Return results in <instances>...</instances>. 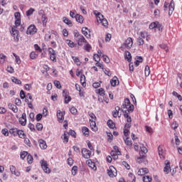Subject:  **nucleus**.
Masks as SVG:
<instances>
[{
    "label": "nucleus",
    "instance_id": "nucleus-26",
    "mask_svg": "<svg viewBox=\"0 0 182 182\" xmlns=\"http://www.w3.org/2000/svg\"><path fill=\"white\" fill-rule=\"evenodd\" d=\"M57 117H58L59 122H63V120L65 119V115H64L63 112H62L61 110H58L57 112Z\"/></svg>",
    "mask_w": 182,
    "mask_h": 182
},
{
    "label": "nucleus",
    "instance_id": "nucleus-50",
    "mask_svg": "<svg viewBox=\"0 0 182 182\" xmlns=\"http://www.w3.org/2000/svg\"><path fill=\"white\" fill-rule=\"evenodd\" d=\"M97 93H98L100 96H105V89L100 88L97 90Z\"/></svg>",
    "mask_w": 182,
    "mask_h": 182
},
{
    "label": "nucleus",
    "instance_id": "nucleus-63",
    "mask_svg": "<svg viewBox=\"0 0 182 182\" xmlns=\"http://www.w3.org/2000/svg\"><path fill=\"white\" fill-rule=\"evenodd\" d=\"M88 114L91 118L90 120H96V115L93 112H89Z\"/></svg>",
    "mask_w": 182,
    "mask_h": 182
},
{
    "label": "nucleus",
    "instance_id": "nucleus-47",
    "mask_svg": "<svg viewBox=\"0 0 182 182\" xmlns=\"http://www.w3.org/2000/svg\"><path fill=\"white\" fill-rule=\"evenodd\" d=\"M34 9L33 8H30L28 10L26 11V16H31L34 12Z\"/></svg>",
    "mask_w": 182,
    "mask_h": 182
},
{
    "label": "nucleus",
    "instance_id": "nucleus-11",
    "mask_svg": "<svg viewBox=\"0 0 182 182\" xmlns=\"http://www.w3.org/2000/svg\"><path fill=\"white\" fill-rule=\"evenodd\" d=\"M38 29L35 25H31L26 31L27 35H35V33L37 32Z\"/></svg>",
    "mask_w": 182,
    "mask_h": 182
},
{
    "label": "nucleus",
    "instance_id": "nucleus-46",
    "mask_svg": "<svg viewBox=\"0 0 182 182\" xmlns=\"http://www.w3.org/2000/svg\"><path fill=\"white\" fill-rule=\"evenodd\" d=\"M82 133L85 136H89V128L86 127H82Z\"/></svg>",
    "mask_w": 182,
    "mask_h": 182
},
{
    "label": "nucleus",
    "instance_id": "nucleus-16",
    "mask_svg": "<svg viewBox=\"0 0 182 182\" xmlns=\"http://www.w3.org/2000/svg\"><path fill=\"white\" fill-rule=\"evenodd\" d=\"M158 153L161 159L164 160L166 159V152L163 150V146H159L158 147Z\"/></svg>",
    "mask_w": 182,
    "mask_h": 182
},
{
    "label": "nucleus",
    "instance_id": "nucleus-51",
    "mask_svg": "<svg viewBox=\"0 0 182 182\" xmlns=\"http://www.w3.org/2000/svg\"><path fill=\"white\" fill-rule=\"evenodd\" d=\"M150 75V67L149 65L145 66V76Z\"/></svg>",
    "mask_w": 182,
    "mask_h": 182
},
{
    "label": "nucleus",
    "instance_id": "nucleus-21",
    "mask_svg": "<svg viewBox=\"0 0 182 182\" xmlns=\"http://www.w3.org/2000/svg\"><path fill=\"white\" fill-rule=\"evenodd\" d=\"M86 163L88 164L89 167L96 171L97 170V167L96 166V164L95 163V161L92 160H87Z\"/></svg>",
    "mask_w": 182,
    "mask_h": 182
},
{
    "label": "nucleus",
    "instance_id": "nucleus-5",
    "mask_svg": "<svg viewBox=\"0 0 182 182\" xmlns=\"http://www.w3.org/2000/svg\"><path fill=\"white\" fill-rule=\"evenodd\" d=\"M107 174L109 177L113 178V177H116V176H117V170H116V168H114V166H110L107 169Z\"/></svg>",
    "mask_w": 182,
    "mask_h": 182
},
{
    "label": "nucleus",
    "instance_id": "nucleus-61",
    "mask_svg": "<svg viewBox=\"0 0 182 182\" xmlns=\"http://www.w3.org/2000/svg\"><path fill=\"white\" fill-rule=\"evenodd\" d=\"M36 127L38 132H41V130H42V129H43V125H42V124H41V123H37Z\"/></svg>",
    "mask_w": 182,
    "mask_h": 182
},
{
    "label": "nucleus",
    "instance_id": "nucleus-19",
    "mask_svg": "<svg viewBox=\"0 0 182 182\" xmlns=\"http://www.w3.org/2000/svg\"><path fill=\"white\" fill-rule=\"evenodd\" d=\"M112 116L113 117H122V114H120V107H115L114 110L112 112Z\"/></svg>",
    "mask_w": 182,
    "mask_h": 182
},
{
    "label": "nucleus",
    "instance_id": "nucleus-54",
    "mask_svg": "<svg viewBox=\"0 0 182 182\" xmlns=\"http://www.w3.org/2000/svg\"><path fill=\"white\" fill-rule=\"evenodd\" d=\"M171 126V129H173V130H176V129H177V127H178V124L177 122H176V121L172 122Z\"/></svg>",
    "mask_w": 182,
    "mask_h": 182
},
{
    "label": "nucleus",
    "instance_id": "nucleus-64",
    "mask_svg": "<svg viewBox=\"0 0 182 182\" xmlns=\"http://www.w3.org/2000/svg\"><path fill=\"white\" fill-rule=\"evenodd\" d=\"M14 17H15V19H21V13L16 12L14 14Z\"/></svg>",
    "mask_w": 182,
    "mask_h": 182
},
{
    "label": "nucleus",
    "instance_id": "nucleus-53",
    "mask_svg": "<svg viewBox=\"0 0 182 182\" xmlns=\"http://www.w3.org/2000/svg\"><path fill=\"white\" fill-rule=\"evenodd\" d=\"M93 59L95 62H100V55L99 54H94Z\"/></svg>",
    "mask_w": 182,
    "mask_h": 182
},
{
    "label": "nucleus",
    "instance_id": "nucleus-33",
    "mask_svg": "<svg viewBox=\"0 0 182 182\" xmlns=\"http://www.w3.org/2000/svg\"><path fill=\"white\" fill-rule=\"evenodd\" d=\"M142 181H144V182H151V181H153V178L150 176H144L142 177Z\"/></svg>",
    "mask_w": 182,
    "mask_h": 182
},
{
    "label": "nucleus",
    "instance_id": "nucleus-56",
    "mask_svg": "<svg viewBox=\"0 0 182 182\" xmlns=\"http://www.w3.org/2000/svg\"><path fill=\"white\" fill-rule=\"evenodd\" d=\"M30 58L31 59H36V58H38V54H36V52H31L30 53Z\"/></svg>",
    "mask_w": 182,
    "mask_h": 182
},
{
    "label": "nucleus",
    "instance_id": "nucleus-4",
    "mask_svg": "<svg viewBox=\"0 0 182 182\" xmlns=\"http://www.w3.org/2000/svg\"><path fill=\"white\" fill-rule=\"evenodd\" d=\"M132 46H133V38L129 37L122 45L121 48H125L126 49H131Z\"/></svg>",
    "mask_w": 182,
    "mask_h": 182
},
{
    "label": "nucleus",
    "instance_id": "nucleus-15",
    "mask_svg": "<svg viewBox=\"0 0 182 182\" xmlns=\"http://www.w3.org/2000/svg\"><path fill=\"white\" fill-rule=\"evenodd\" d=\"M27 156V160H33V157L31 155V154H28L27 151H22L20 154V157L21 159H22V160H23V159H25V157Z\"/></svg>",
    "mask_w": 182,
    "mask_h": 182
},
{
    "label": "nucleus",
    "instance_id": "nucleus-8",
    "mask_svg": "<svg viewBox=\"0 0 182 182\" xmlns=\"http://www.w3.org/2000/svg\"><path fill=\"white\" fill-rule=\"evenodd\" d=\"M114 149L115 151L111 152V160H117L119 159V155L120 154V151H119V149H117V146H114Z\"/></svg>",
    "mask_w": 182,
    "mask_h": 182
},
{
    "label": "nucleus",
    "instance_id": "nucleus-39",
    "mask_svg": "<svg viewBox=\"0 0 182 182\" xmlns=\"http://www.w3.org/2000/svg\"><path fill=\"white\" fill-rule=\"evenodd\" d=\"M41 22H42L43 26H45L46 25V23H48V17H46V16L45 14H42Z\"/></svg>",
    "mask_w": 182,
    "mask_h": 182
},
{
    "label": "nucleus",
    "instance_id": "nucleus-34",
    "mask_svg": "<svg viewBox=\"0 0 182 182\" xmlns=\"http://www.w3.org/2000/svg\"><path fill=\"white\" fill-rule=\"evenodd\" d=\"M124 58L128 62H132V53H130V52H129V51H125Z\"/></svg>",
    "mask_w": 182,
    "mask_h": 182
},
{
    "label": "nucleus",
    "instance_id": "nucleus-9",
    "mask_svg": "<svg viewBox=\"0 0 182 182\" xmlns=\"http://www.w3.org/2000/svg\"><path fill=\"white\" fill-rule=\"evenodd\" d=\"M63 96L64 97V103L65 105H68L72 100V97L69 96V92L66 90L63 91Z\"/></svg>",
    "mask_w": 182,
    "mask_h": 182
},
{
    "label": "nucleus",
    "instance_id": "nucleus-12",
    "mask_svg": "<svg viewBox=\"0 0 182 182\" xmlns=\"http://www.w3.org/2000/svg\"><path fill=\"white\" fill-rule=\"evenodd\" d=\"M82 155L84 159H90V156H92V151L86 148H83L82 149Z\"/></svg>",
    "mask_w": 182,
    "mask_h": 182
},
{
    "label": "nucleus",
    "instance_id": "nucleus-14",
    "mask_svg": "<svg viewBox=\"0 0 182 182\" xmlns=\"http://www.w3.org/2000/svg\"><path fill=\"white\" fill-rule=\"evenodd\" d=\"M89 32V33H88ZM82 33L87 38L90 39L92 36L90 35V30L87 28V27H82Z\"/></svg>",
    "mask_w": 182,
    "mask_h": 182
},
{
    "label": "nucleus",
    "instance_id": "nucleus-30",
    "mask_svg": "<svg viewBox=\"0 0 182 182\" xmlns=\"http://www.w3.org/2000/svg\"><path fill=\"white\" fill-rule=\"evenodd\" d=\"M128 180L127 182H136V176H134V174H133V173H129L128 174Z\"/></svg>",
    "mask_w": 182,
    "mask_h": 182
},
{
    "label": "nucleus",
    "instance_id": "nucleus-27",
    "mask_svg": "<svg viewBox=\"0 0 182 182\" xmlns=\"http://www.w3.org/2000/svg\"><path fill=\"white\" fill-rule=\"evenodd\" d=\"M8 107L10 109V110H12L14 113H18V107H16V105L12 103H9L8 104Z\"/></svg>",
    "mask_w": 182,
    "mask_h": 182
},
{
    "label": "nucleus",
    "instance_id": "nucleus-24",
    "mask_svg": "<svg viewBox=\"0 0 182 182\" xmlns=\"http://www.w3.org/2000/svg\"><path fill=\"white\" fill-rule=\"evenodd\" d=\"M111 86L113 87L117 86L119 85V78H117L116 76H114L111 80H110Z\"/></svg>",
    "mask_w": 182,
    "mask_h": 182
},
{
    "label": "nucleus",
    "instance_id": "nucleus-37",
    "mask_svg": "<svg viewBox=\"0 0 182 182\" xmlns=\"http://www.w3.org/2000/svg\"><path fill=\"white\" fill-rule=\"evenodd\" d=\"M63 21L64 23H66V25H68V26H73L72 21L69 20L67 17H63Z\"/></svg>",
    "mask_w": 182,
    "mask_h": 182
},
{
    "label": "nucleus",
    "instance_id": "nucleus-55",
    "mask_svg": "<svg viewBox=\"0 0 182 182\" xmlns=\"http://www.w3.org/2000/svg\"><path fill=\"white\" fill-rule=\"evenodd\" d=\"M134 110V106L133 105H131L128 106V108L127 109V113H130V112H133Z\"/></svg>",
    "mask_w": 182,
    "mask_h": 182
},
{
    "label": "nucleus",
    "instance_id": "nucleus-48",
    "mask_svg": "<svg viewBox=\"0 0 182 182\" xmlns=\"http://www.w3.org/2000/svg\"><path fill=\"white\" fill-rule=\"evenodd\" d=\"M66 43L70 48H75V43H73V41L70 40H67Z\"/></svg>",
    "mask_w": 182,
    "mask_h": 182
},
{
    "label": "nucleus",
    "instance_id": "nucleus-17",
    "mask_svg": "<svg viewBox=\"0 0 182 182\" xmlns=\"http://www.w3.org/2000/svg\"><path fill=\"white\" fill-rule=\"evenodd\" d=\"M165 166L164 168V171L166 174H168L171 171V166H170V161H166L164 162Z\"/></svg>",
    "mask_w": 182,
    "mask_h": 182
},
{
    "label": "nucleus",
    "instance_id": "nucleus-40",
    "mask_svg": "<svg viewBox=\"0 0 182 182\" xmlns=\"http://www.w3.org/2000/svg\"><path fill=\"white\" fill-rule=\"evenodd\" d=\"M75 19H76V21L78 22L79 23H83V16H82L76 14Z\"/></svg>",
    "mask_w": 182,
    "mask_h": 182
},
{
    "label": "nucleus",
    "instance_id": "nucleus-38",
    "mask_svg": "<svg viewBox=\"0 0 182 182\" xmlns=\"http://www.w3.org/2000/svg\"><path fill=\"white\" fill-rule=\"evenodd\" d=\"M94 15L96 16L97 22H99V19H102V18H103V14H100L97 11H94Z\"/></svg>",
    "mask_w": 182,
    "mask_h": 182
},
{
    "label": "nucleus",
    "instance_id": "nucleus-1",
    "mask_svg": "<svg viewBox=\"0 0 182 182\" xmlns=\"http://www.w3.org/2000/svg\"><path fill=\"white\" fill-rule=\"evenodd\" d=\"M74 36L75 38V41H77L78 46H82L83 43H87V41L86 40L85 36L79 33V32H75Z\"/></svg>",
    "mask_w": 182,
    "mask_h": 182
},
{
    "label": "nucleus",
    "instance_id": "nucleus-36",
    "mask_svg": "<svg viewBox=\"0 0 182 182\" xmlns=\"http://www.w3.org/2000/svg\"><path fill=\"white\" fill-rule=\"evenodd\" d=\"M107 124L109 129H114V127H116V124L112 119H109L107 122Z\"/></svg>",
    "mask_w": 182,
    "mask_h": 182
},
{
    "label": "nucleus",
    "instance_id": "nucleus-31",
    "mask_svg": "<svg viewBox=\"0 0 182 182\" xmlns=\"http://www.w3.org/2000/svg\"><path fill=\"white\" fill-rule=\"evenodd\" d=\"M80 83L83 87H86V77L85 76V75H81Z\"/></svg>",
    "mask_w": 182,
    "mask_h": 182
},
{
    "label": "nucleus",
    "instance_id": "nucleus-62",
    "mask_svg": "<svg viewBox=\"0 0 182 182\" xmlns=\"http://www.w3.org/2000/svg\"><path fill=\"white\" fill-rule=\"evenodd\" d=\"M54 85L57 87V89H60V87H62V85H60V82L58 80L54 81Z\"/></svg>",
    "mask_w": 182,
    "mask_h": 182
},
{
    "label": "nucleus",
    "instance_id": "nucleus-35",
    "mask_svg": "<svg viewBox=\"0 0 182 182\" xmlns=\"http://www.w3.org/2000/svg\"><path fill=\"white\" fill-rule=\"evenodd\" d=\"M61 139H63V143L66 144L69 141V136H68V134L65 132L62 136Z\"/></svg>",
    "mask_w": 182,
    "mask_h": 182
},
{
    "label": "nucleus",
    "instance_id": "nucleus-29",
    "mask_svg": "<svg viewBox=\"0 0 182 182\" xmlns=\"http://www.w3.org/2000/svg\"><path fill=\"white\" fill-rule=\"evenodd\" d=\"M99 21L101 22L102 26H105V28L107 27L109 25V23L107 22V19L105 18V16H103V15L102 18H98V22Z\"/></svg>",
    "mask_w": 182,
    "mask_h": 182
},
{
    "label": "nucleus",
    "instance_id": "nucleus-60",
    "mask_svg": "<svg viewBox=\"0 0 182 182\" xmlns=\"http://www.w3.org/2000/svg\"><path fill=\"white\" fill-rule=\"evenodd\" d=\"M103 58V60L105 62V63H109L110 62V60L109 59V57L106 55H102Z\"/></svg>",
    "mask_w": 182,
    "mask_h": 182
},
{
    "label": "nucleus",
    "instance_id": "nucleus-49",
    "mask_svg": "<svg viewBox=\"0 0 182 182\" xmlns=\"http://www.w3.org/2000/svg\"><path fill=\"white\" fill-rule=\"evenodd\" d=\"M71 173L73 176H76V174H77V166H74L72 168Z\"/></svg>",
    "mask_w": 182,
    "mask_h": 182
},
{
    "label": "nucleus",
    "instance_id": "nucleus-3",
    "mask_svg": "<svg viewBox=\"0 0 182 182\" xmlns=\"http://www.w3.org/2000/svg\"><path fill=\"white\" fill-rule=\"evenodd\" d=\"M11 36L14 38V42H19V31L16 29V27L11 28Z\"/></svg>",
    "mask_w": 182,
    "mask_h": 182
},
{
    "label": "nucleus",
    "instance_id": "nucleus-18",
    "mask_svg": "<svg viewBox=\"0 0 182 182\" xmlns=\"http://www.w3.org/2000/svg\"><path fill=\"white\" fill-rule=\"evenodd\" d=\"M18 122L21 126H26V113H23L21 117L19 118Z\"/></svg>",
    "mask_w": 182,
    "mask_h": 182
},
{
    "label": "nucleus",
    "instance_id": "nucleus-32",
    "mask_svg": "<svg viewBox=\"0 0 182 182\" xmlns=\"http://www.w3.org/2000/svg\"><path fill=\"white\" fill-rule=\"evenodd\" d=\"M17 136H18L20 137V139H26V134L21 129H18Z\"/></svg>",
    "mask_w": 182,
    "mask_h": 182
},
{
    "label": "nucleus",
    "instance_id": "nucleus-59",
    "mask_svg": "<svg viewBox=\"0 0 182 182\" xmlns=\"http://www.w3.org/2000/svg\"><path fill=\"white\" fill-rule=\"evenodd\" d=\"M161 49H164L166 52H168V47L166 44H161L160 46Z\"/></svg>",
    "mask_w": 182,
    "mask_h": 182
},
{
    "label": "nucleus",
    "instance_id": "nucleus-41",
    "mask_svg": "<svg viewBox=\"0 0 182 182\" xmlns=\"http://www.w3.org/2000/svg\"><path fill=\"white\" fill-rule=\"evenodd\" d=\"M124 117H125V119H127V123H132V117L130 115H129L128 112H126L124 114Z\"/></svg>",
    "mask_w": 182,
    "mask_h": 182
},
{
    "label": "nucleus",
    "instance_id": "nucleus-25",
    "mask_svg": "<svg viewBox=\"0 0 182 182\" xmlns=\"http://www.w3.org/2000/svg\"><path fill=\"white\" fill-rule=\"evenodd\" d=\"M38 143L41 149L43 150H45L48 148V145H46V141H45V140L39 139Z\"/></svg>",
    "mask_w": 182,
    "mask_h": 182
},
{
    "label": "nucleus",
    "instance_id": "nucleus-52",
    "mask_svg": "<svg viewBox=\"0 0 182 182\" xmlns=\"http://www.w3.org/2000/svg\"><path fill=\"white\" fill-rule=\"evenodd\" d=\"M129 106H127L125 104H123L122 105V112L123 113H127V109H128Z\"/></svg>",
    "mask_w": 182,
    "mask_h": 182
},
{
    "label": "nucleus",
    "instance_id": "nucleus-13",
    "mask_svg": "<svg viewBox=\"0 0 182 182\" xmlns=\"http://www.w3.org/2000/svg\"><path fill=\"white\" fill-rule=\"evenodd\" d=\"M10 171L11 174H14V176H16V177L21 176V172L16 170V167H15L14 165L10 166Z\"/></svg>",
    "mask_w": 182,
    "mask_h": 182
},
{
    "label": "nucleus",
    "instance_id": "nucleus-10",
    "mask_svg": "<svg viewBox=\"0 0 182 182\" xmlns=\"http://www.w3.org/2000/svg\"><path fill=\"white\" fill-rule=\"evenodd\" d=\"M141 151L139 152V159H144L146 157V154L147 153L148 150L146 146L144 145L140 146Z\"/></svg>",
    "mask_w": 182,
    "mask_h": 182
},
{
    "label": "nucleus",
    "instance_id": "nucleus-58",
    "mask_svg": "<svg viewBox=\"0 0 182 182\" xmlns=\"http://www.w3.org/2000/svg\"><path fill=\"white\" fill-rule=\"evenodd\" d=\"M137 43H138V45H139V46L141 45H144V40H143L141 37H139L137 40Z\"/></svg>",
    "mask_w": 182,
    "mask_h": 182
},
{
    "label": "nucleus",
    "instance_id": "nucleus-20",
    "mask_svg": "<svg viewBox=\"0 0 182 182\" xmlns=\"http://www.w3.org/2000/svg\"><path fill=\"white\" fill-rule=\"evenodd\" d=\"M90 126L92 132H97V126L96 125V120L90 119Z\"/></svg>",
    "mask_w": 182,
    "mask_h": 182
},
{
    "label": "nucleus",
    "instance_id": "nucleus-7",
    "mask_svg": "<svg viewBox=\"0 0 182 182\" xmlns=\"http://www.w3.org/2000/svg\"><path fill=\"white\" fill-rule=\"evenodd\" d=\"M149 29H159V31H163L161 24H160V23H159V21H155V22L151 23L149 25Z\"/></svg>",
    "mask_w": 182,
    "mask_h": 182
},
{
    "label": "nucleus",
    "instance_id": "nucleus-43",
    "mask_svg": "<svg viewBox=\"0 0 182 182\" xmlns=\"http://www.w3.org/2000/svg\"><path fill=\"white\" fill-rule=\"evenodd\" d=\"M13 56H14V58L16 59V64L21 65V58H19V56L18 55H16V53H13Z\"/></svg>",
    "mask_w": 182,
    "mask_h": 182
},
{
    "label": "nucleus",
    "instance_id": "nucleus-45",
    "mask_svg": "<svg viewBox=\"0 0 182 182\" xmlns=\"http://www.w3.org/2000/svg\"><path fill=\"white\" fill-rule=\"evenodd\" d=\"M124 141L127 146H132L133 144V142L132 141L129 140V137L127 136L126 138H124Z\"/></svg>",
    "mask_w": 182,
    "mask_h": 182
},
{
    "label": "nucleus",
    "instance_id": "nucleus-6",
    "mask_svg": "<svg viewBox=\"0 0 182 182\" xmlns=\"http://www.w3.org/2000/svg\"><path fill=\"white\" fill-rule=\"evenodd\" d=\"M48 55H50V59L53 62H56V51L52 48H48Z\"/></svg>",
    "mask_w": 182,
    "mask_h": 182
},
{
    "label": "nucleus",
    "instance_id": "nucleus-23",
    "mask_svg": "<svg viewBox=\"0 0 182 182\" xmlns=\"http://www.w3.org/2000/svg\"><path fill=\"white\" fill-rule=\"evenodd\" d=\"M173 12H174V1H171L168 6V15H173Z\"/></svg>",
    "mask_w": 182,
    "mask_h": 182
},
{
    "label": "nucleus",
    "instance_id": "nucleus-57",
    "mask_svg": "<svg viewBox=\"0 0 182 182\" xmlns=\"http://www.w3.org/2000/svg\"><path fill=\"white\" fill-rule=\"evenodd\" d=\"M1 133L2 134H4V136H5L6 137H7V136H9V132H8L7 129H3L1 130Z\"/></svg>",
    "mask_w": 182,
    "mask_h": 182
},
{
    "label": "nucleus",
    "instance_id": "nucleus-44",
    "mask_svg": "<svg viewBox=\"0 0 182 182\" xmlns=\"http://www.w3.org/2000/svg\"><path fill=\"white\" fill-rule=\"evenodd\" d=\"M86 45L84 46V50L87 52H90V50L92 49V46L89 44L88 43H85Z\"/></svg>",
    "mask_w": 182,
    "mask_h": 182
},
{
    "label": "nucleus",
    "instance_id": "nucleus-22",
    "mask_svg": "<svg viewBox=\"0 0 182 182\" xmlns=\"http://www.w3.org/2000/svg\"><path fill=\"white\" fill-rule=\"evenodd\" d=\"M149 173V168H141L138 171V176H146V174H148Z\"/></svg>",
    "mask_w": 182,
    "mask_h": 182
},
{
    "label": "nucleus",
    "instance_id": "nucleus-28",
    "mask_svg": "<svg viewBox=\"0 0 182 182\" xmlns=\"http://www.w3.org/2000/svg\"><path fill=\"white\" fill-rule=\"evenodd\" d=\"M18 131L19 129L18 128H11L9 129V133L11 136H14V137H16V136H18Z\"/></svg>",
    "mask_w": 182,
    "mask_h": 182
},
{
    "label": "nucleus",
    "instance_id": "nucleus-2",
    "mask_svg": "<svg viewBox=\"0 0 182 182\" xmlns=\"http://www.w3.org/2000/svg\"><path fill=\"white\" fill-rule=\"evenodd\" d=\"M41 168H43L44 173L46 174H50L52 170L49 168V164L48 161L42 160L41 162Z\"/></svg>",
    "mask_w": 182,
    "mask_h": 182
},
{
    "label": "nucleus",
    "instance_id": "nucleus-42",
    "mask_svg": "<svg viewBox=\"0 0 182 182\" xmlns=\"http://www.w3.org/2000/svg\"><path fill=\"white\" fill-rule=\"evenodd\" d=\"M11 80L14 83H16V85H21L22 84V81H21V80H18V78H16L15 77H12Z\"/></svg>",
    "mask_w": 182,
    "mask_h": 182
}]
</instances>
